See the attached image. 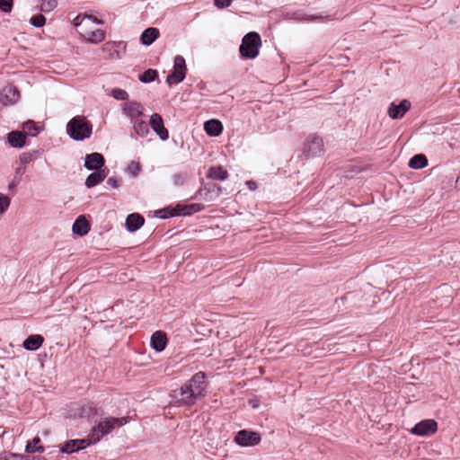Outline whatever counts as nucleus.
<instances>
[{
    "label": "nucleus",
    "instance_id": "obj_1",
    "mask_svg": "<svg viewBox=\"0 0 460 460\" xmlns=\"http://www.w3.org/2000/svg\"><path fill=\"white\" fill-rule=\"evenodd\" d=\"M206 387L205 374L198 372L180 388L172 390L171 396L177 405L190 406L205 395Z\"/></svg>",
    "mask_w": 460,
    "mask_h": 460
},
{
    "label": "nucleus",
    "instance_id": "obj_2",
    "mask_svg": "<svg viewBox=\"0 0 460 460\" xmlns=\"http://www.w3.org/2000/svg\"><path fill=\"white\" fill-rule=\"evenodd\" d=\"M201 209H203L201 203H177L175 207L168 206L155 210L154 216L160 219H167L173 217L190 216Z\"/></svg>",
    "mask_w": 460,
    "mask_h": 460
},
{
    "label": "nucleus",
    "instance_id": "obj_3",
    "mask_svg": "<svg viewBox=\"0 0 460 460\" xmlns=\"http://www.w3.org/2000/svg\"><path fill=\"white\" fill-rule=\"evenodd\" d=\"M93 125L83 116L72 118L66 125L68 136L75 140L82 141L91 137Z\"/></svg>",
    "mask_w": 460,
    "mask_h": 460
},
{
    "label": "nucleus",
    "instance_id": "obj_4",
    "mask_svg": "<svg viewBox=\"0 0 460 460\" xmlns=\"http://www.w3.org/2000/svg\"><path fill=\"white\" fill-rule=\"evenodd\" d=\"M127 423V419L110 417L101 421L96 427H94L88 437L87 445L96 444L101 440V438L104 435L110 434L115 426H122Z\"/></svg>",
    "mask_w": 460,
    "mask_h": 460
},
{
    "label": "nucleus",
    "instance_id": "obj_5",
    "mask_svg": "<svg viewBox=\"0 0 460 460\" xmlns=\"http://www.w3.org/2000/svg\"><path fill=\"white\" fill-rule=\"evenodd\" d=\"M261 45V40L259 33L249 32L243 37L239 50L243 58L253 59L258 56Z\"/></svg>",
    "mask_w": 460,
    "mask_h": 460
},
{
    "label": "nucleus",
    "instance_id": "obj_6",
    "mask_svg": "<svg viewBox=\"0 0 460 460\" xmlns=\"http://www.w3.org/2000/svg\"><path fill=\"white\" fill-rule=\"evenodd\" d=\"M186 63L183 57L178 55L174 58L173 72L167 75L166 82L169 84H176L183 81L186 76Z\"/></svg>",
    "mask_w": 460,
    "mask_h": 460
},
{
    "label": "nucleus",
    "instance_id": "obj_7",
    "mask_svg": "<svg viewBox=\"0 0 460 460\" xmlns=\"http://www.w3.org/2000/svg\"><path fill=\"white\" fill-rule=\"evenodd\" d=\"M304 153L307 157L319 156L323 153V141L320 137L311 136L307 138Z\"/></svg>",
    "mask_w": 460,
    "mask_h": 460
},
{
    "label": "nucleus",
    "instance_id": "obj_8",
    "mask_svg": "<svg viewBox=\"0 0 460 460\" xmlns=\"http://www.w3.org/2000/svg\"><path fill=\"white\" fill-rule=\"evenodd\" d=\"M234 441L242 447H252L260 443L261 436L258 432L242 429L235 435Z\"/></svg>",
    "mask_w": 460,
    "mask_h": 460
},
{
    "label": "nucleus",
    "instance_id": "obj_9",
    "mask_svg": "<svg viewBox=\"0 0 460 460\" xmlns=\"http://www.w3.org/2000/svg\"><path fill=\"white\" fill-rule=\"evenodd\" d=\"M437 429L438 424L434 420H424L411 429V433L418 436H429L434 434Z\"/></svg>",
    "mask_w": 460,
    "mask_h": 460
},
{
    "label": "nucleus",
    "instance_id": "obj_10",
    "mask_svg": "<svg viewBox=\"0 0 460 460\" xmlns=\"http://www.w3.org/2000/svg\"><path fill=\"white\" fill-rule=\"evenodd\" d=\"M150 126L153 130L158 135L161 140H167L169 137V132L164 125V120L160 114L154 113L150 117Z\"/></svg>",
    "mask_w": 460,
    "mask_h": 460
},
{
    "label": "nucleus",
    "instance_id": "obj_11",
    "mask_svg": "<svg viewBox=\"0 0 460 460\" xmlns=\"http://www.w3.org/2000/svg\"><path fill=\"white\" fill-rule=\"evenodd\" d=\"M411 102L408 100H402L399 104L392 102L388 108L387 113L393 119H402L404 114L411 109Z\"/></svg>",
    "mask_w": 460,
    "mask_h": 460
},
{
    "label": "nucleus",
    "instance_id": "obj_12",
    "mask_svg": "<svg viewBox=\"0 0 460 460\" xmlns=\"http://www.w3.org/2000/svg\"><path fill=\"white\" fill-rule=\"evenodd\" d=\"M105 160L102 154L100 153H92L85 156L84 159V167L87 170H95L99 171L104 165Z\"/></svg>",
    "mask_w": 460,
    "mask_h": 460
},
{
    "label": "nucleus",
    "instance_id": "obj_13",
    "mask_svg": "<svg viewBox=\"0 0 460 460\" xmlns=\"http://www.w3.org/2000/svg\"><path fill=\"white\" fill-rule=\"evenodd\" d=\"M20 98L19 90L12 85H8L3 88L1 92V102L4 104H13Z\"/></svg>",
    "mask_w": 460,
    "mask_h": 460
},
{
    "label": "nucleus",
    "instance_id": "obj_14",
    "mask_svg": "<svg viewBox=\"0 0 460 460\" xmlns=\"http://www.w3.org/2000/svg\"><path fill=\"white\" fill-rule=\"evenodd\" d=\"M87 442L88 438L68 440L60 447V452L66 454H72L88 446Z\"/></svg>",
    "mask_w": 460,
    "mask_h": 460
},
{
    "label": "nucleus",
    "instance_id": "obj_15",
    "mask_svg": "<svg viewBox=\"0 0 460 460\" xmlns=\"http://www.w3.org/2000/svg\"><path fill=\"white\" fill-rule=\"evenodd\" d=\"M145 223V218L138 213L129 214L125 222L126 228L128 232H136Z\"/></svg>",
    "mask_w": 460,
    "mask_h": 460
},
{
    "label": "nucleus",
    "instance_id": "obj_16",
    "mask_svg": "<svg viewBox=\"0 0 460 460\" xmlns=\"http://www.w3.org/2000/svg\"><path fill=\"white\" fill-rule=\"evenodd\" d=\"M167 344L166 334L162 331H156L151 337V346L157 351H163Z\"/></svg>",
    "mask_w": 460,
    "mask_h": 460
},
{
    "label": "nucleus",
    "instance_id": "obj_17",
    "mask_svg": "<svg viewBox=\"0 0 460 460\" xmlns=\"http://www.w3.org/2000/svg\"><path fill=\"white\" fill-rule=\"evenodd\" d=\"M143 106L137 102H128L123 104V111L131 119L138 118L143 115Z\"/></svg>",
    "mask_w": 460,
    "mask_h": 460
},
{
    "label": "nucleus",
    "instance_id": "obj_18",
    "mask_svg": "<svg viewBox=\"0 0 460 460\" xmlns=\"http://www.w3.org/2000/svg\"><path fill=\"white\" fill-rule=\"evenodd\" d=\"M74 234L79 236H84L90 231V224L86 220L84 216H79L72 226Z\"/></svg>",
    "mask_w": 460,
    "mask_h": 460
},
{
    "label": "nucleus",
    "instance_id": "obj_19",
    "mask_svg": "<svg viewBox=\"0 0 460 460\" xmlns=\"http://www.w3.org/2000/svg\"><path fill=\"white\" fill-rule=\"evenodd\" d=\"M7 140L11 146L22 148L26 143V133L21 131H11L7 135Z\"/></svg>",
    "mask_w": 460,
    "mask_h": 460
},
{
    "label": "nucleus",
    "instance_id": "obj_20",
    "mask_svg": "<svg viewBox=\"0 0 460 460\" xmlns=\"http://www.w3.org/2000/svg\"><path fill=\"white\" fill-rule=\"evenodd\" d=\"M159 35L160 32L157 28L149 27L142 32L140 41L145 46H150Z\"/></svg>",
    "mask_w": 460,
    "mask_h": 460
},
{
    "label": "nucleus",
    "instance_id": "obj_21",
    "mask_svg": "<svg viewBox=\"0 0 460 460\" xmlns=\"http://www.w3.org/2000/svg\"><path fill=\"white\" fill-rule=\"evenodd\" d=\"M204 129L208 136L217 137L223 130L222 123L217 119H210L204 124Z\"/></svg>",
    "mask_w": 460,
    "mask_h": 460
},
{
    "label": "nucleus",
    "instance_id": "obj_22",
    "mask_svg": "<svg viewBox=\"0 0 460 460\" xmlns=\"http://www.w3.org/2000/svg\"><path fill=\"white\" fill-rule=\"evenodd\" d=\"M207 177L211 180L224 181L228 177V172L221 165L211 166L207 172Z\"/></svg>",
    "mask_w": 460,
    "mask_h": 460
},
{
    "label": "nucleus",
    "instance_id": "obj_23",
    "mask_svg": "<svg viewBox=\"0 0 460 460\" xmlns=\"http://www.w3.org/2000/svg\"><path fill=\"white\" fill-rule=\"evenodd\" d=\"M43 341L44 339L41 335H31L23 341V348L27 350H36L42 345Z\"/></svg>",
    "mask_w": 460,
    "mask_h": 460
},
{
    "label": "nucleus",
    "instance_id": "obj_24",
    "mask_svg": "<svg viewBox=\"0 0 460 460\" xmlns=\"http://www.w3.org/2000/svg\"><path fill=\"white\" fill-rule=\"evenodd\" d=\"M106 178V174L103 170H99L92 172L88 175L85 181V186L92 188L101 183Z\"/></svg>",
    "mask_w": 460,
    "mask_h": 460
},
{
    "label": "nucleus",
    "instance_id": "obj_25",
    "mask_svg": "<svg viewBox=\"0 0 460 460\" xmlns=\"http://www.w3.org/2000/svg\"><path fill=\"white\" fill-rule=\"evenodd\" d=\"M427 164L428 159L422 154L415 155L409 162V166L412 169H422L426 167Z\"/></svg>",
    "mask_w": 460,
    "mask_h": 460
},
{
    "label": "nucleus",
    "instance_id": "obj_26",
    "mask_svg": "<svg viewBox=\"0 0 460 460\" xmlns=\"http://www.w3.org/2000/svg\"><path fill=\"white\" fill-rule=\"evenodd\" d=\"M133 127L135 133L141 137H146L149 133L148 124L144 120H136Z\"/></svg>",
    "mask_w": 460,
    "mask_h": 460
},
{
    "label": "nucleus",
    "instance_id": "obj_27",
    "mask_svg": "<svg viewBox=\"0 0 460 460\" xmlns=\"http://www.w3.org/2000/svg\"><path fill=\"white\" fill-rule=\"evenodd\" d=\"M40 442V438L39 437H35L31 442H28L25 447V451L29 454H32L34 452L42 453L44 452V447L37 446Z\"/></svg>",
    "mask_w": 460,
    "mask_h": 460
},
{
    "label": "nucleus",
    "instance_id": "obj_28",
    "mask_svg": "<svg viewBox=\"0 0 460 460\" xmlns=\"http://www.w3.org/2000/svg\"><path fill=\"white\" fill-rule=\"evenodd\" d=\"M105 39V32L102 30L97 29L88 33L87 40L91 43H100Z\"/></svg>",
    "mask_w": 460,
    "mask_h": 460
},
{
    "label": "nucleus",
    "instance_id": "obj_29",
    "mask_svg": "<svg viewBox=\"0 0 460 460\" xmlns=\"http://www.w3.org/2000/svg\"><path fill=\"white\" fill-rule=\"evenodd\" d=\"M158 76V73L155 69H147L144 73L140 74L138 79L144 84L151 83L155 80Z\"/></svg>",
    "mask_w": 460,
    "mask_h": 460
},
{
    "label": "nucleus",
    "instance_id": "obj_30",
    "mask_svg": "<svg viewBox=\"0 0 460 460\" xmlns=\"http://www.w3.org/2000/svg\"><path fill=\"white\" fill-rule=\"evenodd\" d=\"M22 129L26 133H29L31 136H36L40 131V128L36 125L33 120H28L23 123Z\"/></svg>",
    "mask_w": 460,
    "mask_h": 460
},
{
    "label": "nucleus",
    "instance_id": "obj_31",
    "mask_svg": "<svg viewBox=\"0 0 460 460\" xmlns=\"http://www.w3.org/2000/svg\"><path fill=\"white\" fill-rule=\"evenodd\" d=\"M30 22L32 26L36 27V28H41L45 25L46 23V18L43 14L40 13V14H36V15H33L31 20H30Z\"/></svg>",
    "mask_w": 460,
    "mask_h": 460
},
{
    "label": "nucleus",
    "instance_id": "obj_32",
    "mask_svg": "<svg viewBox=\"0 0 460 460\" xmlns=\"http://www.w3.org/2000/svg\"><path fill=\"white\" fill-rule=\"evenodd\" d=\"M40 152L35 150L32 152L23 153L20 155V161L22 164H29L31 161L34 160L38 155Z\"/></svg>",
    "mask_w": 460,
    "mask_h": 460
},
{
    "label": "nucleus",
    "instance_id": "obj_33",
    "mask_svg": "<svg viewBox=\"0 0 460 460\" xmlns=\"http://www.w3.org/2000/svg\"><path fill=\"white\" fill-rule=\"evenodd\" d=\"M13 7V0H0V11L4 13L12 12Z\"/></svg>",
    "mask_w": 460,
    "mask_h": 460
},
{
    "label": "nucleus",
    "instance_id": "obj_34",
    "mask_svg": "<svg viewBox=\"0 0 460 460\" xmlns=\"http://www.w3.org/2000/svg\"><path fill=\"white\" fill-rule=\"evenodd\" d=\"M127 171L133 176H137L141 171V165L138 162L131 161L128 165Z\"/></svg>",
    "mask_w": 460,
    "mask_h": 460
},
{
    "label": "nucleus",
    "instance_id": "obj_35",
    "mask_svg": "<svg viewBox=\"0 0 460 460\" xmlns=\"http://www.w3.org/2000/svg\"><path fill=\"white\" fill-rule=\"evenodd\" d=\"M112 96L117 100L125 101L128 99V94L125 90L118 88L112 90Z\"/></svg>",
    "mask_w": 460,
    "mask_h": 460
},
{
    "label": "nucleus",
    "instance_id": "obj_36",
    "mask_svg": "<svg viewBox=\"0 0 460 460\" xmlns=\"http://www.w3.org/2000/svg\"><path fill=\"white\" fill-rule=\"evenodd\" d=\"M233 0H214V4L218 9H224L232 4Z\"/></svg>",
    "mask_w": 460,
    "mask_h": 460
},
{
    "label": "nucleus",
    "instance_id": "obj_37",
    "mask_svg": "<svg viewBox=\"0 0 460 460\" xmlns=\"http://www.w3.org/2000/svg\"><path fill=\"white\" fill-rule=\"evenodd\" d=\"M324 17L323 15H308L304 14L303 17L299 18L301 21L305 22H313V21H323Z\"/></svg>",
    "mask_w": 460,
    "mask_h": 460
},
{
    "label": "nucleus",
    "instance_id": "obj_38",
    "mask_svg": "<svg viewBox=\"0 0 460 460\" xmlns=\"http://www.w3.org/2000/svg\"><path fill=\"white\" fill-rule=\"evenodd\" d=\"M5 460H31V458L22 455L11 454Z\"/></svg>",
    "mask_w": 460,
    "mask_h": 460
},
{
    "label": "nucleus",
    "instance_id": "obj_39",
    "mask_svg": "<svg viewBox=\"0 0 460 460\" xmlns=\"http://www.w3.org/2000/svg\"><path fill=\"white\" fill-rule=\"evenodd\" d=\"M120 180L115 177H110L107 180V184L112 188H118L120 185Z\"/></svg>",
    "mask_w": 460,
    "mask_h": 460
},
{
    "label": "nucleus",
    "instance_id": "obj_40",
    "mask_svg": "<svg viewBox=\"0 0 460 460\" xmlns=\"http://www.w3.org/2000/svg\"><path fill=\"white\" fill-rule=\"evenodd\" d=\"M84 20L93 21V22L98 23V24L103 23V22L102 20H99L98 18H96L93 15H88L85 18H84L80 23L75 22V26H80Z\"/></svg>",
    "mask_w": 460,
    "mask_h": 460
},
{
    "label": "nucleus",
    "instance_id": "obj_41",
    "mask_svg": "<svg viewBox=\"0 0 460 460\" xmlns=\"http://www.w3.org/2000/svg\"><path fill=\"white\" fill-rule=\"evenodd\" d=\"M245 184L250 190H255L257 189V183L254 181H247Z\"/></svg>",
    "mask_w": 460,
    "mask_h": 460
},
{
    "label": "nucleus",
    "instance_id": "obj_42",
    "mask_svg": "<svg viewBox=\"0 0 460 460\" xmlns=\"http://www.w3.org/2000/svg\"><path fill=\"white\" fill-rule=\"evenodd\" d=\"M9 205L10 203H0V215L4 214L7 210Z\"/></svg>",
    "mask_w": 460,
    "mask_h": 460
},
{
    "label": "nucleus",
    "instance_id": "obj_43",
    "mask_svg": "<svg viewBox=\"0 0 460 460\" xmlns=\"http://www.w3.org/2000/svg\"><path fill=\"white\" fill-rule=\"evenodd\" d=\"M0 201H10L7 196L0 193Z\"/></svg>",
    "mask_w": 460,
    "mask_h": 460
}]
</instances>
